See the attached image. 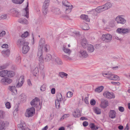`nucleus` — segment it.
<instances>
[{
    "label": "nucleus",
    "instance_id": "obj_36",
    "mask_svg": "<svg viewBox=\"0 0 130 130\" xmlns=\"http://www.w3.org/2000/svg\"><path fill=\"white\" fill-rule=\"evenodd\" d=\"M24 0H12V3L17 4H21Z\"/></svg>",
    "mask_w": 130,
    "mask_h": 130
},
{
    "label": "nucleus",
    "instance_id": "obj_63",
    "mask_svg": "<svg viewBox=\"0 0 130 130\" xmlns=\"http://www.w3.org/2000/svg\"><path fill=\"white\" fill-rule=\"evenodd\" d=\"M88 98L87 97H86L84 99V101L86 104H89V102L88 100Z\"/></svg>",
    "mask_w": 130,
    "mask_h": 130
},
{
    "label": "nucleus",
    "instance_id": "obj_11",
    "mask_svg": "<svg viewBox=\"0 0 130 130\" xmlns=\"http://www.w3.org/2000/svg\"><path fill=\"white\" fill-rule=\"evenodd\" d=\"M122 16L119 15L117 17L116 19V21L118 23L123 24L126 23V21L124 18L122 17Z\"/></svg>",
    "mask_w": 130,
    "mask_h": 130
},
{
    "label": "nucleus",
    "instance_id": "obj_5",
    "mask_svg": "<svg viewBox=\"0 0 130 130\" xmlns=\"http://www.w3.org/2000/svg\"><path fill=\"white\" fill-rule=\"evenodd\" d=\"M112 36L109 34H103L101 37V39L105 42H110L112 39Z\"/></svg>",
    "mask_w": 130,
    "mask_h": 130
},
{
    "label": "nucleus",
    "instance_id": "obj_56",
    "mask_svg": "<svg viewBox=\"0 0 130 130\" xmlns=\"http://www.w3.org/2000/svg\"><path fill=\"white\" fill-rule=\"evenodd\" d=\"M5 106L6 108L8 109H9L11 107L10 103L9 102H7L6 103Z\"/></svg>",
    "mask_w": 130,
    "mask_h": 130
},
{
    "label": "nucleus",
    "instance_id": "obj_62",
    "mask_svg": "<svg viewBox=\"0 0 130 130\" xmlns=\"http://www.w3.org/2000/svg\"><path fill=\"white\" fill-rule=\"evenodd\" d=\"M6 34V32L5 31H3L0 32V37H2L4 36Z\"/></svg>",
    "mask_w": 130,
    "mask_h": 130
},
{
    "label": "nucleus",
    "instance_id": "obj_52",
    "mask_svg": "<svg viewBox=\"0 0 130 130\" xmlns=\"http://www.w3.org/2000/svg\"><path fill=\"white\" fill-rule=\"evenodd\" d=\"M21 99L23 101L25 100L26 99V97L24 94H22L21 95Z\"/></svg>",
    "mask_w": 130,
    "mask_h": 130
},
{
    "label": "nucleus",
    "instance_id": "obj_50",
    "mask_svg": "<svg viewBox=\"0 0 130 130\" xmlns=\"http://www.w3.org/2000/svg\"><path fill=\"white\" fill-rule=\"evenodd\" d=\"M38 57L39 58V63L40 64L43 63L44 62V59L43 56L39 57Z\"/></svg>",
    "mask_w": 130,
    "mask_h": 130
},
{
    "label": "nucleus",
    "instance_id": "obj_35",
    "mask_svg": "<svg viewBox=\"0 0 130 130\" xmlns=\"http://www.w3.org/2000/svg\"><path fill=\"white\" fill-rule=\"evenodd\" d=\"M68 75V74L63 72H59V76L62 78H63L64 77H66V78H67V76Z\"/></svg>",
    "mask_w": 130,
    "mask_h": 130
},
{
    "label": "nucleus",
    "instance_id": "obj_46",
    "mask_svg": "<svg viewBox=\"0 0 130 130\" xmlns=\"http://www.w3.org/2000/svg\"><path fill=\"white\" fill-rule=\"evenodd\" d=\"M59 101L56 100L55 101V105L56 108H59L60 107V102Z\"/></svg>",
    "mask_w": 130,
    "mask_h": 130
},
{
    "label": "nucleus",
    "instance_id": "obj_61",
    "mask_svg": "<svg viewBox=\"0 0 130 130\" xmlns=\"http://www.w3.org/2000/svg\"><path fill=\"white\" fill-rule=\"evenodd\" d=\"M7 15L4 14L1 16L0 17L1 19H6L7 18Z\"/></svg>",
    "mask_w": 130,
    "mask_h": 130
},
{
    "label": "nucleus",
    "instance_id": "obj_60",
    "mask_svg": "<svg viewBox=\"0 0 130 130\" xmlns=\"http://www.w3.org/2000/svg\"><path fill=\"white\" fill-rule=\"evenodd\" d=\"M83 124L84 127H86L88 125V123L87 121H85L83 122Z\"/></svg>",
    "mask_w": 130,
    "mask_h": 130
},
{
    "label": "nucleus",
    "instance_id": "obj_21",
    "mask_svg": "<svg viewBox=\"0 0 130 130\" xmlns=\"http://www.w3.org/2000/svg\"><path fill=\"white\" fill-rule=\"evenodd\" d=\"M8 123L7 122H3L1 124L0 130H5V127L7 126Z\"/></svg>",
    "mask_w": 130,
    "mask_h": 130
},
{
    "label": "nucleus",
    "instance_id": "obj_49",
    "mask_svg": "<svg viewBox=\"0 0 130 130\" xmlns=\"http://www.w3.org/2000/svg\"><path fill=\"white\" fill-rule=\"evenodd\" d=\"M50 49V46L48 45H46L44 46V50L45 51L47 52L49 51Z\"/></svg>",
    "mask_w": 130,
    "mask_h": 130
},
{
    "label": "nucleus",
    "instance_id": "obj_42",
    "mask_svg": "<svg viewBox=\"0 0 130 130\" xmlns=\"http://www.w3.org/2000/svg\"><path fill=\"white\" fill-rule=\"evenodd\" d=\"M72 114L75 117H79L80 116V113L78 111H75Z\"/></svg>",
    "mask_w": 130,
    "mask_h": 130
},
{
    "label": "nucleus",
    "instance_id": "obj_34",
    "mask_svg": "<svg viewBox=\"0 0 130 130\" xmlns=\"http://www.w3.org/2000/svg\"><path fill=\"white\" fill-rule=\"evenodd\" d=\"M2 53L4 54L5 56L8 57L10 54V51L9 50H7L5 51H2Z\"/></svg>",
    "mask_w": 130,
    "mask_h": 130
},
{
    "label": "nucleus",
    "instance_id": "obj_10",
    "mask_svg": "<svg viewBox=\"0 0 130 130\" xmlns=\"http://www.w3.org/2000/svg\"><path fill=\"white\" fill-rule=\"evenodd\" d=\"M28 42H26L25 45L23 46L22 50V52L23 53L26 54L28 52L30 49L28 46Z\"/></svg>",
    "mask_w": 130,
    "mask_h": 130
},
{
    "label": "nucleus",
    "instance_id": "obj_25",
    "mask_svg": "<svg viewBox=\"0 0 130 130\" xmlns=\"http://www.w3.org/2000/svg\"><path fill=\"white\" fill-rule=\"evenodd\" d=\"M66 46L63 45V47L62 50L64 53H67L68 55H69L71 52V51L70 50L67 48H66Z\"/></svg>",
    "mask_w": 130,
    "mask_h": 130
},
{
    "label": "nucleus",
    "instance_id": "obj_14",
    "mask_svg": "<svg viewBox=\"0 0 130 130\" xmlns=\"http://www.w3.org/2000/svg\"><path fill=\"white\" fill-rule=\"evenodd\" d=\"M11 12L14 15L17 17H19L20 15V12L16 8H13L11 10Z\"/></svg>",
    "mask_w": 130,
    "mask_h": 130
},
{
    "label": "nucleus",
    "instance_id": "obj_26",
    "mask_svg": "<svg viewBox=\"0 0 130 130\" xmlns=\"http://www.w3.org/2000/svg\"><path fill=\"white\" fill-rule=\"evenodd\" d=\"M112 74L111 73H102V75L104 77H106L110 80H111Z\"/></svg>",
    "mask_w": 130,
    "mask_h": 130
},
{
    "label": "nucleus",
    "instance_id": "obj_59",
    "mask_svg": "<svg viewBox=\"0 0 130 130\" xmlns=\"http://www.w3.org/2000/svg\"><path fill=\"white\" fill-rule=\"evenodd\" d=\"M119 110L121 112H123L124 110V108L122 107H119Z\"/></svg>",
    "mask_w": 130,
    "mask_h": 130
},
{
    "label": "nucleus",
    "instance_id": "obj_44",
    "mask_svg": "<svg viewBox=\"0 0 130 130\" xmlns=\"http://www.w3.org/2000/svg\"><path fill=\"white\" fill-rule=\"evenodd\" d=\"M9 89L11 92L14 93L15 91H17L16 87L14 86H10L9 87Z\"/></svg>",
    "mask_w": 130,
    "mask_h": 130
},
{
    "label": "nucleus",
    "instance_id": "obj_39",
    "mask_svg": "<svg viewBox=\"0 0 130 130\" xmlns=\"http://www.w3.org/2000/svg\"><path fill=\"white\" fill-rule=\"evenodd\" d=\"M111 80H120L119 77L117 75H116L112 74V77Z\"/></svg>",
    "mask_w": 130,
    "mask_h": 130
},
{
    "label": "nucleus",
    "instance_id": "obj_15",
    "mask_svg": "<svg viewBox=\"0 0 130 130\" xmlns=\"http://www.w3.org/2000/svg\"><path fill=\"white\" fill-rule=\"evenodd\" d=\"M28 3H27V5L26 7L23 9L22 11L24 13L23 15L26 17L27 18H29V9L28 8Z\"/></svg>",
    "mask_w": 130,
    "mask_h": 130
},
{
    "label": "nucleus",
    "instance_id": "obj_13",
    "mask_svg": "<svg viewBox=\"0 0 130 130\" xmlns=\"http://www.w3.org/2000/svg\"><path fill=\"white\" fill-rule=\"evenodd\" d=\"M24 81V76H21L20 77L18 80V84L16 86L17 87L19 88L22 86Z\"/></svg>",
    "mask_w": 130,
    "mask_h": 130
},
{
    "label": "nucleus",
    "instance_id": "obj_16",
    "mask_svg": "<svg viewBox=\"0 0 130 130\" xmlns=\"http://www.w3.org/2000/svg\"><path fill=\"white\" fill-rule=\"evenodd\" d=\"M79 53L80 57L83 58H86L88 56L86 51L85 50H81Z\"/></svg>",
    "mask_w": 130,
    "mask_h": 130
},
{
    "label": "nucleus",
    "instance_id": "obj_37",
    "mask_svg": "<svg viewBox=\"0 0 130 130\" xmlns=\"http://www.w3.org/2000/svg\"><path fill=\"white\" fill-rule=\"evenodd\" d=\"M82 28L84 30H88L89 29V27L88 24L87 23H85L83 25L82 27Z\"/></svg>",
    "mask_w": 130,
    "mask_h": 130
},
{
    "label": "nucleus",
    "instance_id": "obj_30",
    "mask_svg": "<svg viewBox=\"0 0 130 130\" xmlns=\"http://www.w3.org/2000/svg\"><path fill=\"white\" fill-rule=\"evenodd\" d=\"M54 12L55 14L58 15H59L62 13V12L58 8L54 9Z\"/></svg>",
    "mask_w": 130,
    "mask_h": 130
},
{
    "label": "nucleus",
    "instance_id": "obj_19",
    "mask_svg": "<svg viewBox=\"0 0 130 130\" xmlns=\"http://www.w3.org/2000/svg\"><path fill=\"white\" fill-rule=\"evenodd\" d=\"M108 102L107 101L103 100L101 102V106L103 108H105L108 106Z\"/></svg>",
    "mask_w": 130,
    "mask_h": 130
},
{
    "label": "nucleus",
    "instance_id": "obj_54",
    "mask_svg": "<svg viewBox=\"0 0 130 130\" xmlns=\"http://www.w3.org/2000/svg\"><path fill=\"white\" fill-rule=\"evenodd\" d=\"M15 61L18 64L20 63L21 62V58L19 57L16 58L15 60Z\"/></svg>",
    "mask_w": 130,
    "mask_h": 130
},
{
    "label": "nucleus",
    "instance_id": "obj_2",
    "mask_svg": "<svg viewBox=\"0 0 130 130\" xmlns=\"http://www.w3.org/2000/svg\"><path fill=\"white\" fill-rule=\"evenodd\" d=\"M62 4L66 7L65 13L67 14L69 13L72 10V6L71 5L70 3L67 0H63L62 2Z\"/></svg>",
    "mask_w": 130,
    "mask_h": 130
},
{
    "label": "nucleus",
    "instance_id": "obj_20",
    "mask_svg": "<svg viewBox=\"0 0 130 130\" xmlns=\"http://www.w3.org/2000/svg\"><path fill=\"white\" fill-rule=\"evenodd\" d=\"M81 44L84 48H86L88 45L86 39L85 38H84L82 40L81 42Z\"/></svg>",
    "mask_w": 130,
    "mask_h": 130
},
{
    "label": "nucleus",
    "instance_id": "obj_24",
    "mask_svg": "<svg viewBox=\"0 0 130 130\" xmlns=\"http://www.w3.org/2000/svg\"><path fill=\"white\" fill-rule=\"evenodd\" d=\"M52 56L50 54H47L46 55L44 58V60L46 62L50 61L51 59Z\"/></svg>",
    "mask_w": 130,
    "mask_h": 130
},
{
    "label": "nucleus",
    "instance_id": "obj_9",
    "mask_svg": "<svg viewBox=\"0 0 130 130\" xmlns=\"http://www.w3.org/2000/svg\"><path fill=\"white\" fill-rule=\"evenodd\" d=\"M27 42L25 41V39L21 37L17 40V44L18 46L20 47L24 45L26 42Z\"/></svg>",
    "mask_w": 130,
    "mask_h": 130
},
{
    "label": "nucleus",
    "instance_id": "obj_18",
    "mask_svg": "<svg viewBox=\"0 0 130 130\" xmlns=\"http://www.w3.org/2000/svg\"><path fill=\"white\" fill-rule=\"evenodd\" d=\"M116 114L115 110H110L109 112V117L111 119H114L116 117Z\"/></svg>",
    "mask_w": 130,
    "mask_h": 130
},
{
    "label": "nucleus",
    "instance_id": "obj_58",
    "mask_svg": "<svg viewBox=\"0 0 130 130\" xmlns=\"http://www.w3.org/2000/svg\"><path fill=\"white\" fill-rule=\"evenodd\" d=\"M90 103L92 105H94L95 104V101L94 99H92L91 100Z\"/></svg>",
    "mask_w": 130,
    "mask_h": 130
},
{
    "label": "nucleus",
    "instance_id": "obj_23",
    "mask_svg": "<svg viewBox=\"0 0 130 130\" xmlns=\"http://www.w3.org/2000/svg\"><path fill=\"white\" fill-rule=\"evenodd\" d=\"M105 10H107L111 8L112 6V4L110 2H108L103 5Z\"/></svg>",
    "mask_w": 130,
    "mask_h": 130
},
{
    "label": "nucleus",
    "instance_id": "obj_12",
    "mask_svg": "<svg viewBox=\"0 0 130 130\" xmlns=\"http://www.w3.org/2000/svg\"><path fill=\"white\" fill-rule=\"evenodd\" d=\"M116 31L117 32L120 34H126L130 31V29L128 28H119L117 29Z\"/></svg>",
    "mask_w": 130,
    "mask_h": 130
},
{
    "label": "nucleus",
    "instance_id": "obj_51",
    "mask_svg": "<svg viewBox=\"0 0 130 130\" xmlns=\"http://www.w3.org/2000/svg\"><path fill=\"white\" fill-rule=\"evenodd\" d=\"M69 115L68 114H66L64 115L60 119V121L62 119H64L67 117H68L69 116Z\"/></svg>",
    "mask_w": 130,
    "mask_h": 130
},
{
    "label": "nucleus",
    "instance_id": "obj_57",
    "mask_svg": "<svg viewBox=\"0 0 130 130\" xmlns=\"http://www.w3.org/2000/svg\"><path fill=\"white\" fill-rule=\"evenodd\" d=\"M111 83L113 85L116 86H119L120 84V83L119 82H115L112 81L111 82Z\"/></svg>",
    "mask_w": 130,
    "mask_h": 130
},
{
    "label": "nucleus",
    "instance_id": "obj_38",
    "mask_svg": "<svg viewBox=\"0 0 130 130\" xmlns=\"http://www.w3.org/2000/svg\"><path fill=\"white\" fill-rule=\"evenodd\" d=\"M7 76L9 77H13L15 75L14 72L12 71H7Z\"/></svg>",
    "mask_w": 130,
    "mask_h": 130
},
{
    "label": "nucleus",
    "instance_id": "obj_40",
    "mask_svg": "<svg viewBox=\"0 0 130 130\" xmlns=\"http://www.w3.org/2000/svg\"><path fill=\"white\" fill-rule=\"evenodd\" d=\"M56 97L57 99L56 100L59 101L60 102L62 100L63 98L62 95L61 93H58Z\"/></svg>",
    "mask_w": 130,
    "mask_h": 130
},
{
    "label": "nucleus",
    "instance_id": "obj_17",
    "mask_svg": "<svg viewBox=\"0 0 130 130\" xmlns=\"http://www.w3.org/2000/svg\"><path fill=\"white\" fill-rule=\"evenodd\" d=\"M17 126L19 129L20 130H25L26 125L25 123L23 121H21V123L18 125Z\"/></svg>",
    "mask_w": 130,
    "mask_h": 130
},
{
    "label": "nucleus",
    "instance_id": "obj_33",
    "mask_svg": "<svg viewBox=\"0 0 130 130\" xmlns=\"http://www.w3.org/2000/svg\"><path fill=\"white\" fill-rule=\"evenodd\" d=\"M104 89V87L103 86H101L96 88L95 89V91L98 93L101 92Z\"/></svg>",
    "mask_w": 130,
    "mask_h": 130
},
{
    "label": "nucleus",
    "instance_id": "obj_41",
    "mask_svg": "<svg viewBox=\"0 0 130 130\" xmlns=\"http://www.w3.org/2000/svg\"><path fill=\"white\" fill-rule=\"evenodd\" d=\"M55 61L58 65H61L62 64V62L61 60L58 58H57L55 59Z\"/></svg>",
    "mask_w": 130,
    "mask_h": 130
},
{
    "label": "nucleus",
    "instance_id": "obj_6",
    "mask_svg": "<svg viewBox=\"0 0 130 130\" xmlns=\"http://www.w3.org/2000/svg\"><path fill=\"white\" fill-rule=\"evenodd\" d=\"M103 95L105 97L109 99H114L115 98V95L112 92L110 93L107 91H105Z\"/></svg>",
    "mask_w": 130,
    "mask_h": 130
},
{
    "label": "nucleus",
    "instance_id": "obj_27",
    "mask_svg": "<svg viewBox=\"0 0 130 130\" xmlns=\"http://www.w3.org/2000/svg\"><path fill=\"white\" fill-rule=\"evenodd\" d=\"M88 51L89 52H92L94 50V48L93 45L91 44H89L87 46Z\"/></svg>",
    "mask_w": 130,
    "mask_h": 130
},
{
    "label": "nucleus",
    "instance_id": "obj_47",
    "mask_svg": "<svg viewBox=\"0 0 130 130\" xmlns=\"http://www.w3.org/2000/svg\"><path fill=\"white\" fill-rule=\"evenodd\" d=\"M5 112L2 110H0V118H3L5 115Z\"/></svg>",
    "mask_w": 130,
    "mask_h": 130
},
{
    "label": "nucleus",
    "instance_id": "obj_29",
    "mask_svg": "<svg viewBox=\"0 0 130 130\" xmlns=\"http://www.w3.org/2000/svg\"><path fill=\"white\" fill-rule=\"evenodd\" d=\"M31 72L33 75L36 76V75L39 72L38 68L36 67L34 68L31 70Z\"/></svg>",
    "mask_w": 130,
    "mask_h": 130
},
{
    "label": "nucleus",
    "instance_id": "obj_3",
    "mask_svg": "<svg viewBox=\"0 0 130 130\" xmlns=\"http://www.w3.org/2000/svg\"><path fill=\"white\" fill-rule=\"evenodd\" d=\"M50 2V0H45L43 3L42 6V12L44 15H46L47 13Z\"/></svg>",
    "mask_w": 130,
    "mask_h": 130
},
{
    "label": "nucleus",
    "instance_id": "obj_53",
    "mask_svg": "<svg viewBox=\"0 0 130 130\" xmlns=\"http://www.w3.org/2000/svg\"><path fill=\"white\" fill-rule=\"evenodd\" d=\"M67 96L68 98L71 97L73 95V93L69 91L67 93Z\"/></svg>",
    "mask_w": 130,
    "mask_h": 130
},
{
    "label": "nucleus",
    "instance_id": "obj_32",
    "mask_svg": "<svg viewBox=\"0 0 130 130\" xmlns=\"http://www.w3.org/2000/svg\"><path fill=\"white\" fill-rule=\"evenodd\" d=\"M7 70H4L1 71L0 72V76L2 77H4L7 76Z\"/></svg>",
    "mask_w": 130,
    "mask_h": 130
},
{
    "label": "nucleus",
    "instance_id": "obj_48",
    "mask_svg": "<svg viewBox=\"0 0 130 130\" xmlns=\"http://www.w3.org/2000/svg\"><path fill=\"white\" fill-rule=\"evenodd\" d=\"M46 85L45 84H43L40 87V90L41 91H44L46 89Z\"/></svg>",
    "mask_w": 130,
    "mask_h": 130
},
{
    "label": "nucleus",
    "instance_id": "obj_8",
    "mask_svg": "<svg viewBox=\"0 0 130 130\" xmlns=\"http://www.w3.org/2000/svg\"><path fill=\"white\" fill-rule=\"evenodd\" d=\"M30 104L33 107H37L39 105H40L39 99L37 97L35 98L32 100Z\"/></svg>",
    "mask_w": 130,
    "mask_h": 130
},
{
    "label": "nucleus",
    "instance_id": "obj_64",
    "mask_svg": "<svg viewBox=\"0 0 130 130\" xmlns=\"http://www.w3.org/2000/svg\"><path fill=\"white\" fill-rule=\"evenodd\" d=\"M6 66L5 65H3L0 66V70L4 69L6 68Z\"/></svg>",
    "mask_w": 130,
    "mask_h": 130
},
{
    "label": "nucleus",
    "instance_id": "obj_7",
    "mask_svg": "<svg viewBox=\"0 0 130 130\" xmlns=\"http://www.w3.org/2000/svg\"><path fill=\"white\" fill-rule=\"evenodd\" d=\"M12 82L11 79L6 77H4L1 80V83L4 85H8Z\"/></svg>",
    "mask_w": 130,
    "mask_h": 130
},
{
    "label": "nucleus",
    "instance_id": "obj_28",
    "mask_svg": "<svg viewBox=\"0 0 130 130\" xmlns=\"http://www.w3.org/2000/svg\"><path fill=\"white\" fill-rule=\"evenodd\" d=\"M18 22L23 24H27L28 23L27 20L25 18L20 19L18 20Z\"/></svg>",
    "mask_w": 130,
    "mask_h": 130
},
{
    "label": "nucleus",
    "instance_id": "obj_1",
    "mask_svg": "<svg viewBox=\"0 0 130 130\" xmlns=\"http://www.w3.org/2000/svg\"><path fill=\"white\" fill-rule=\"evenodd\" d=\"M45 41L44 39H40L39 45L38 47V51L37 56L38 57L43 56V49Z\"/></svg>",
    "mask_w": 130,
    "mask_h": 130
},
{
    "label": "nucleus",
    "instance_id": "obj_22",
    "mask_svg": "<svg viewBox=\"0 0 130 130\" xmlns=\"http://www.w3.org/2000/svg\"><path fill=\"white\" fill-rule=\"evenodd\" d=\"M105 10L103 5L99 6L95 9L96 11L98 13H100Z\"/></svg>",
    "mask_w": 130,
    "mask_h": 130
},
{
    "label": "nucleus",
    "instance_id": "obj_31",
    "mask_svg": "<svg viewBox=\"0 0 130 130\" xmlns=\"http://www.w3.org/2000/svg\"><path fill=\"white\" fill-rule=\"evenodd\" d=\"M80 18L88 22L89 21V19L88 18V16L87 15L85 14L81 15L80 16Z\"/></svg>",
    "mask_w": 130,
    "mask_h": 130
},
{
    "label": "nucleus",
    "instance_id": "obj_55",
    "mask_svg": "<svg viewBox=\"0 0 130 130\" xmlns=\"http://www.w3.org/2000/svg\"><path fill=\"white\" fill-rule=\"evenodd\" d=\"M89 126L93 130H94V129H95V126L94 125V124L93 123H91L90 124Z\"/></svg>",
    "mask_w": 130,
    "mask_h": 130
},
{
    "label": "nucleus",
    "instance_id": "obj_43",
    "mask_svg": "<svg viewBox=\"0 0 130 130\" xmlns=\"http://www.w3.org/2000/svg\"><path fill=\"white\" fill-rule=\"evenodd\" d=\"M94 111L95 113L97 114H100L101 113V109L98 107L95 108Z\"/></svg>",
    "mask_w": 130,
    "mask_h": 130
},
{
    "label": "nucleus",
    "instance_id": "obj_45",
    "mask_svg": "<svg viewBox=\"0 0 130 130\" xmlns=\"http://www.w3.org/2000/svg\"><path fill=\"white\" fill-rule=\"evenodd\" d=\"M29 35V33L28 31H26L24 32V33L21 35V37L26 38Z\"/></svg>",
    "mask_w": 130,
    "mask_h": 130
},
{
    "label": "nucleus",
    "instance_id": "obj_4",
    "mask_svg": "<svg viewBox=\"0 0 130 130\" xmlns=\"http://www.w3.org/2000/svg\"><path fill=\"white\" fill-rule=\"evenodd\" d=\"M35 113V109L34 107H32L27 109L25 115L27 117H29L32 116Z\"/></svg>",
    "mask_w": 130,
    "mask_h": 130
}]
</instances>
